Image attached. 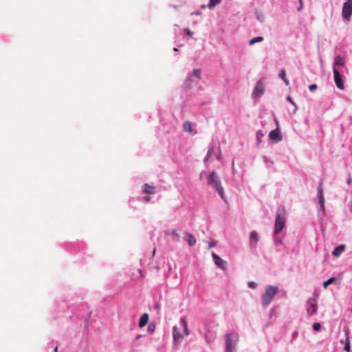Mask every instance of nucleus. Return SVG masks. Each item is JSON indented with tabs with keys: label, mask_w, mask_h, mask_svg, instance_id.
Listing matches in <instances>:
<instances>
[{
	"label": "nucleus",
	"mask_w": 352,
	"mask_h": 352,
	"mask_svg": "<svg viewBox=\"0 0 352 352\" xmlns=\"http://www.w3.org/2000/svg\"><path fill=\"white\" fill-rule=\"evenodd\" d=\"M208 184L217 191L222 199L225 198L223 188L221 182L214 171H212L208 176Z\"/></svg>",
	"instance_id": "nucleus-1"
},
{
	"label": "nucleus",
	"mask_w": 352,
	"mask_h": 352,
	"mask_svg": "<svg viewBox=\"0 0 352 352\" xmlns=\"http://www.w3.org/2000/svg\"><path fill=\"white\" fill-rule=\"evenodd\" d=\"M278 291V287L272 285L268 286L262 296V305L264 307L267 306L271 302Z\"/></svg>",
	"instance_id": "nucleus-2"
},
{
	"label": "nucleus",
	"mask_w": 352,
	"mask_h": 352,
	"mask_svg": "<svg viewBox=\"0 0 352 352\" xmlns=\"http://www.w3.org/2000/svg\"><path fill=\"white\" fill-rule=\"evenodd\" d=\"M239 340V335L236 333H231L226 335V352H234L236 343Z\"/></svg>",
	"instance_id": "nucleus-3"
},
{
	"label": "nucleus",
	"mask_w": 352,
	"mask_h": 352,
	"mask_svg": "<svg viewBox=\"0 0 352 352\" xmlns=\"http://www.w3.org/2000/svg\"><path fill=\"white\" fill-rule=\"evenodd\" d=\"M285 225V210H279L276 217L274 232L276 234L280 233L284 228Z\"/></svg>",
	"instance_id": "nucleus-4"
},
{
	"label": "nucleus",
	"mask_w": 352,
	"mask_h": 352,
	"mask_svg": "<svg viewBox=\"0 0 352 352\" xmlns=\"http://www.w3.org/2000/svg\"><path fill=\"white\" fill-rule=\"evenodd\" d=\"M342 17L346 20H349L352 15V0H346L342 8Z\"/></svg>",
	"instance_id": "nucleus-5"
},
{
	"label": "nucleus",
	"mask_w": 352,
	"mask_h": 352,
	"mask_svg": "<svg viewBox=\"0 0 352 352\" xmlns=\"http://www.w3.org/2000/svg\"><path fill=\"white\" fill-rule=\"evenodd\" d=\"M317 300L316 298H310L308 300V307L307 312L309 316H312L317 312Z\"/></svg>",
	"instance_id": "nucleus-6"
},
{
	"label": "nucleus",
	"mask_w": 352,
	"mask_h": 352,
	"mask_svg": "<svg viewBox=\"0 0 352 352\" xmlns=\"http://www.w3.org/2000/svg\"><path fill=\"white\" fill-rule=\"evenodd\" d=\"M334 80L337 87L340 89H344V85L343 80L342 79L341 75L337 69H333Z\"/></svg>",
	"instance_id": "nucleus-7"
},
{
	"label": "nucleus",
	"mask_w": 352,
	"mask_h": 352,
	"mask_svg": "<svg viewBox=\"0 0 352 352\" xmlns=\"http://www.w3.org/2000/svg\"><path fill=\"white\" fill-rule=\"evenodd\" d=\"M264 91V84L261 80H259L253 91L252 96L254 97H258L263 94Z\"/></svg>",
	"instance_id": "nucleus-8"
},
{
	"label": "nucleus",
	"mask_w": 352,
	"mask_h": 352,
	"mask_svg": "<svg viewBox=\"0 0 352 352\" xmlns=\"http://www.w3.org/2000/svg\"><path fill=\"white\" fill-rule=\"evenodd\" d=\"M212 256L214 263L221 269L225 270L226 262L215 253H212Z\"/></svg>",
	"instance_id": "nucleus-9"
},
{
	"label": "nucleus",
	"mask_w": 352,
	"mask_h": 352,
	"mask_svg": "<svg viewBox=\"0 0 352 352\" xmlns=\"http://www.w3.org/2000/svg\"><path fill=\"white\" fill-rule=\"evenodd\" d=\"M269 137L272 140L276 141L277 142L281 141L282 140V136L278 129L271 131L269 134Z\"/></svg>",
	"instance_id": "nucleus-10"
},
{
	"label": "nucleus",
	"mask_w": 352,
	"mask_h": 352,
	"mask_svg": "<svg viewBox=\"0 0 352 352\" xmlns=\"http://www.w3.org/2000/svg\"><path fill=\"white\" fill-rule=\"evenodd\" d=\"M318 198H319V203L321 206V208L322 210L324 209V199L323 196V190L322 184H320V186L318 188Z\"/></svg>",
	"instance_id": "nucleus-11"
},
{
	"label": "nucleus",
	"mask_w": 352,
	"mask_h": 352,
	"mask_svg": "<svg viewBox=\"0 0 352 352\" xmlns=\"http://www.w3.org/2000/svg\"><path fill=\"white\" fill-rule=\"evenodd\" d=\"M173 340L177 342H180L183 338V336L180 333L179 330L177 327H173Z\"/></svg>",
	"instance_id": "nucleus-12"
},
{
	"label": "nucleus",
	"mask_w": 352,
	"mask_h": 352,
	"mask_svg": "<svg viewBox=\"0 0 352 352\" xmlns=\"http://www.w3.org/2000/svg\"><path fill=\"white\" fill-rule=\"evenodd\" d=\"M156 187L152 185H149L148 184H145L143 186V191L148 195L155 193Z\"/></svg>",
	"instance_id": "nucleus-13"
},
{
	"label": "nucleus",
	"mask_w": 352,
	"mask_h": 352,
	"mask_svg": "<svg viewBox=\"0 0 352 352\" xmlns=\"http://www.w3.org/2000/svg\"><path fill=\"white\" fill-rule=\"evenodd\" d=\"M345 248L346 246L344 245H340L334 249V250L332 252V254L336 257H338L345 250Z\"/></svg>",
	"instance_id": "nucleus-14"
},
{
	"label": "nucleus",
	"mask_w": 352,
	"mask_h": 352,
	"mask_svg": "<svg viewBox=\"0 0 352 352\" xmlns=\"http://www.w3.org/2000/svg\"><path fill=\"white\" fill-rule=\"evenodd\" d=\"M186 241L190 246H192L197 243L196 239L191 234L188 232L185 233Z\"/></svg>",
	"instance_id": "nucleus-15"
},
{
	"label": "nucleus",
	"mask_w": 352,
	"mask_h": 352,
	"mask_svg": "<svg viewBox=\"0 0 352 352\" xmlns=\"http://www.w3.org/2000/svg\"><path fill=\"white\" fill-rule=\"evenodd\" d=\"M148 314L145 313L141 316L138 325L140 328H142L144 326H146V324L148 323Z\"/></svg>",
	"instance_id": "nucleus-16"
},
{
	"label": "nucleus",
	"mask_w": 352,
	"mask_h": 352,
	"mask_svg": "<svg viewBox=\"0 0 352 352\" xmlns=\"http://www.w3.org/2000/svg\"><path fill=\"white\" fill-rule=\"evenodd\" d=\"M250 244L255 245L259 240L258 234L256 232H252L250 235Z\"/></svg>",
	"instance_id": "nucleus-17"
},
{
	"label": "nucleus",
	"mask_w": 352,
	"mask_h": 352,
	"mask_svg": "<svg viewBox=\"0 0 352 352\" xmlns=\"http://www.w3.org/2000/svg\"><path fill=\"white\" fill-rule=\"evenodd\" d=\"M180 324L184 327V332L186 336H188L190 334L189 330L188 329L187 322L186 321L184 318H180Z\"/></svg>",
	"instance_id": "nucleus-18"
},
{
	"label": "nucleus",
	"mask_w": 352,
	"mask_h": 352,
	"mask_svg": "<svg viewBox=\"0 0 352 352\" xmlns=\"http://www.w3.org/2000/svg\"><path fill=\"white\" fill-rule=\"evenodd\" d=\"M286 72L285 69H281L279 72V77L285 82L286 85H289V80L285 78Z\"/></svg>",
	"instance_id": "nucleus-19"
},
{
	"label": "nucleus",
	"mask_w": 352,
	"mask_h": 352,
	"mask_svg": "<svg viewBox=\"0 0 352 352\" xmlns=\"http://www.w3.org/2000/svg\"><path fill=\"white\" fill-rule=\"evenodd\" d=\"M166 235L171 236L174 239H177L179 237V235L176 233V232L174 230H166L164 232Z\"/></svg>",
	"instance_id": "nucleus-20"
},
{
	"label": "nucleus",
	"mask_w": 352,
	"mask_h": 352,
	"mask_svg": "<svg viewBox=\"0 0 352 352\" xmlns=\"http://www.w3.org/2000/svg\"><path fill=\"white\" fill-rule=\"evenodd\" d=\"M346 342H345V345H344V350L346 351L347 352H349L351 346H350V341H349L348 331L346 332Z\"/></svg>",
	"instance_id": "nucleus-21"
},
{
	"label": "nucleus",
	"mask_w": 352,
	"mask_h": 352,
	"mask_svg": "<svg viewBox=\"0 0 352 352\" xmlns=\"http://www.w3.org/2000/svg\"><path fill=\"white\" fill-rule=\"evenodd\" d=\"M263 37L262 36H257V37H254L252 39H251L250 41H249V45H254V43H257V42H261L263 41Z\"/></svg>",
	"instance_id": "nucleus-22"
},
{
	"label": "nucleus",
	"mask_w": 352,
	"mask_h": 352,
	"mask_svg": "<svg viewBox=\"0 0 352 352\" xmlns=\"http://www.w3.org/2000/svg\"><path fill=\"white\" fill-rule=\"evenodd\" d=\"M184 130L186 132L192 131L191 123L189 121H186L183 125Z\"/></svg>",
	"instance_id": "nucleus-23"
},
{
	"label": "nucleus",
	"mask_w": 352,
	"mask_h": 352,
	"mask_svg": "<svg viewBox=\"0 0 352 352\" xmlns=\"http://www.w3.org/2000/svg\"><path fill=\"white\" fill-rule=\"evenodd\" d=\"M335 63L336 65L342 66L344 64V60L340 56H337L335 58Z\"/></svg>",
	"instance_id": "nucleus-24"
},
{
	"label": "nucleus",
	"mask_w": 352,
	"mask_h": 352,
	"mask_svg": "<svg viewBox=\"0 0 352 352\" xmlns=\"http://www.w3.org/2000/svg\"><path fill=\"white\" fill-rule=\"evenodd\" d=\"M221 0H210L208 7L211 10L213 9L217 4L220 3Z\"/></svg>",
	"instance_id": "nucleus-25"
},
{
	"label": "nucleus",
	"mask_w": 352,
	"mask_h": 352,
	"mask_svg": "<svg viewBox=\"0 0 352 352\" xmlns=\"http://www.w3.org/2000/svg\"><path fill=\"white\" fill-rule=\"evenodd\" d=\"M335 280V278H329L328 280H327L326 281L324 282L323 283V287L324 288H327V287L331 285V283H333Z\"/></svg>",
	"instance_id": "nucleus-26"
},
{
	"label": "nucleus",
	"mask_w": 352,
	"mask_h": 352,
	"mask_svg": "<svg viewBox=\"0 0 352 352\" xmlns=\"http://www.w3.org/2000/svg\"><path fill=\"white\" fill-rule=\"evenodd\" d=\"M256 19L260 21H263V19H264V16L263 14V13L261 12V11H256Z\"/></svg>",
	"instance_id": "nucleus-27"
},
{
	"label": "nucleus",
	"mask_w": 352,
	"mask_h": 352,
	"mask_svg": "<svg viewBox=\"0 0 352 352\" xmlns=\"http://www.w3.org/2000/svg\"><path fill=\"white\" fill-rule=\"evenodd\" d=\"M313 329L314 331H319L321 329V324L319 322H315L313 324Z\"/></svg>",
	"instance_id": "nucleus-28"
},
{
	"label": "nucleus",
	"mask_w": 352,
	"mask_h": 352,
	"mask_svg": "<svg viewBox=\"0 0 352 352\" xmlns=\"http://www.w3.org/2000/svg\"><path fill=\"white\" fill-rule=\"evenodd\" d=\"M192 73H193V75L195 76H196L197 78H200L201 70H199V69H194Z\"/></svg>",
	"instance_id": "nucleus-29"
},
{
	"label": "nucleus",
	"mask_w": 352,
	"mask_h": 352,
	"mask_svg": "<svg viewBox=\"0 0 352 352\" xmlns=\"http://www.w3.org/2000/svg\"><path fill=\"white\" fill-rule=\"evenodd\" d=\"M184 32L186 33L187 35L190 36V37H192V35L194 34L193 32H192L188 28L184 29Z\"/></svg>",
	"instance_id": "nucleus-30"
},
{
	"label": "nucleus",
	"mask_w": 352,
	"mask_h": 352,
	"mask_svg": "<svg viewBox=\"0 0 352 352\" xmlns=\"http://www.w3.org/2000/svg\"><path fill=\"white\" fill-rule=\"evenodd\" d=\"M318 86L316 84H312L309 86V89L310 91H313L317 89Z\"/></svg>",
	"instance_id": "nucleus-31"
},
{
	"label": "nucleus",
	"mask_w": 352,
	"mask_h": 352,
	"mask_svg": "<svg viewBox=\"0 0 352 352\" xmlns=\"http://www.w3.org/2000/svg\"><path fill=\"white\" fill-rule=\"evenodd\" d=\"M248 285L252 289H255L256 287V284L254 282H249Z\"/></svg>",
	"instance_id": "nucleus-32"
},
{
	"label": "nucleus",
	"mask_w": 352,
	"mask_h": 352,
	"mask_svg": "<svg viewBox=\"0 0 352 352\" xmlns=\"http://www.w3.org/2000/svg\"><path fill=\"white\" fill-rule=\"evenodd\" d=\"M287 100L289 101L293 105L296 106L295 102L293 101L291 96H287Z\"/></svg>",
	"instance_id": "nucleus-33"
},
{
	"label": "nucleus",
	"mask_w": 352,
	"mask_h": 352,
	"mask_svg": "<svg viewBox=\"0 0 352 352\" xmlns=\"http://www.w3.org/2000/svg\"><path fill=\"white\" fill-rule=\"evenodd\" d=\"M217 244V242H212L211 243L209 244V246H208V250H210L211 248H212L214 245H216Z\"/></svg>",
	"instance_id": "nucleus-34"
},
{
	"label": "nucleus",
	"mask_w": 352,
	"mask_h": 352,
	"mask_svg": "<svg viewBox=\"0 0 352 352\" xmlns=\"http://www.w3.org/2000/svg\"><path fill=\"white\" fill-rule=\"evenodd\" d=\"M144 200H145V201H146V202L150 201V200H151V197H150V196H146V197H144Z\"/></svg>",
	"instance_id": "nucleus-35"
},
{
	"label": "nucleus",
	"mask_w": 352,
	"mask_h": 352,
	"mask_svg": "<svg viewBox=\"0 0 352 352\" xmlns=\"http://www.w3.org/2000/svg\"><path fill=\"white\" fill-rule=\"evenodd\" d=\"M300 2V8H298V10H300L302 7V0H299Z\"/></svg>",
	"instance_id": "nucleus-36"
},
{
	"label": "nucleus",
	"mask_w": 352,
	"mask_h": 352,
	"mask_svg": "<svg viewBox=\"0 0 352 352\" xmlns=\"http://www.w3.org/2000/svg\"><path fill=\"white\" fill-rule=\"evenodd\" d=\"M351 181H352V179L351 177H349L347 181L348 184H350L351 182Z\"/></svg>",
	"instance_id": "nucleus-37"
},
{
	"label": "nucleus",
	"mask_w": 352,
	"mask_h": 352,
	"mask_svg": "<svg viewBox=\"0 0 352 352\" xmlns=\"http://www.w3.org/2000/svg\"><path fill=\"white\" fill-rule=\"evenodd\" d=\"M57 351H58V347H57V346H56V347L54 348V351H55V352H57Z\"/></svg>",
	"instance_id": "nucleus-38"
},
{
	"label": "nucleus",
	"mask_w": 352,
	"mask_h": 352,
	"mask_svg": "<svg viewBox=\"0 0 352 352\" xmlns=\"http://www.w3.org/2000/svg\"><path fill=\"white\" fill-rule=\"evenodd\" d=\"M155 254V249L153 250V256H154Z\"/></svg>",
	"instance_id": "nucleus-39"
},
{
	"label": "nucleus",
	"mask_w": 352,
	"mask_h": 352,
	"mask_svg": "<svg viewBox=\"0 0 352 352\" xmlns=\"http://www.w3.org/2000/svg\"><path fill=\"white\" fill-rule=\"evenodd\" d=\"M148 329H149V330H153V329H152V327H151V325H149V326H148Z\"/></svg>",
	"instance_id": "nucleus-40"
},
{
	"label": "nucleus",
	"mask_w": 352,
	"mask_h": 352,
	"mask_svg": "<svg viewBox=\"0 0 352 352\" xmlns=\"http://www.w3.org/2000/svg\"><path fill=\"white\" fill-rule=\"evenodd\" d=\"M174 50H175V51H177L178 50H177V48L175 47V48H174Z\"/></svg>",
	"instance_id": "nucleus-41"
}]
</instances>
